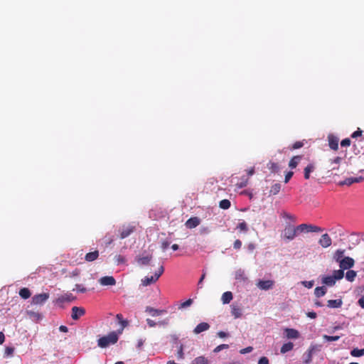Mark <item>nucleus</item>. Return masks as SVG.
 Wrapping results in <instances>:
<instances>
[{
    "mask_svg": "<svg viewBox=\"0 0 364 364\" xmlns=\"http://www.w3.org/2000/svg\"><path fill=\"white\" fill-rule=\"evenodd\" d=\"M252 350H253V348L251 347V346H249V347H247L245 348L241 349L240 353L241 354H246V353L252 352Z\"/></svg>",
    "mask_w": 364,
    "mask_h": 364,
    "instance_id": "52",
    "label": "nucleus"
},
{
    "mask_svg": "<svg viewBox=\"0 0 364 364\" xmlns=\"http://www.w3.org/2000/svg\"><path fill=\"white\" fill-rule=\"evenodd\" d=\"M199 224L200 219L197 217L191 218L186 222V226L190 229L197 227Z\"/></svg>",
    "mask_w": 364,
    "mask_h": 364,
    "instance_id": "16",
    "label": "nucleus"
},
{
    "mask_svg": "<svg viewBox=\"0 0 364 364\" xmlns=\"http://www.w3.org/2000/svg\"><path fill=\"white\" fill-rule=\"evenodd\" d=\"M354 183H355L354 177H350V178H348L345 179L343 181H340L338 183V185L339 186H344V185L350 186Z\"/></svg>",
    "mask_w": 364,
    "mask_h": 364,
    "instance_id": "36",
    "label": "nucleus"
},
{
    "mask_svg": "<svg viewBox=\"0 0 364 364\" xmlns=\"http://www.w3.org/2000/svg\"><path fill=\"white\" fill-rule=\"evenodd\" d=\"M10 288H14V287L10 286V287H9L8 288H6V287L2 288V289H1V293L2 294H5V293H6V294H9V289H10Z\"/></svg>",
    "mask_w": 364,
    "mask_h": 364,
    "instance_id": "61",
    "label": "nucleus"
},
{
    "mask_svg": "<svg viewBox=\"0 0 364 364\" xmlns=\"http://www.w3.org/2000/svg\"><path fill=\"white\" fill-rule=\"evenodd\" d=\"M248 183V178H241V181L240 183H237L236 184V186L239 188H244L245 187Z\"/></svg>",
    "mask_w": 364,
    "mask_h": 364,
    "instance_id": "42",
    "label": "nucleus"
},
{
    "mask_svg": "<svg viewBox=\"0 0 364 364\" xmlns=\"http://www.w3.org/2000/svg\"><path fill=\"white\" fill-rule=\"evenodd\" d=\"M228 348V345L227 344H221L218 346H217L215 349H214V352L215 353H218L220 352V350H223V349H227Z\"/></svg>",
    "mask_w": 364,
    "mask_h": 364,
    "instance_id": "47",
    "label": "nucleus"
},
{
    "mask_svg": "<svg viewBox=\"0 0 364 364\" xmlns=\"http://www.w3.org/2000/svg\"><path fill=\"white\" fill-rule=\"evenodd\" d=\"M74 290H75L77 293H86V288L80 284H76Z\"/></svg>",
    "mask_w": 364,
    "mask_h": 364,
    "instance_id": "45",
    "label": "nucleus"
},
{
    "mask_svg": "<svg viewBox=\"0 0 364 364\" xmlns=\"http://www.w3.org/2000/svg\"><path fill=\"white\" fill-rule=\"evenodd\" d=\"M321 350V346H318V345H311L309 350H308V352L309 353H311V354H314L316 351H319Z\"/></svg>",
    "mask_w": 364,
    "mask_h": 364,
    "instance_id": "40",
    "label": "nucleus"
},
{
    "mask_svg": "<svg viewBox=\"0 0 364 364\" xmlns=\"http://www.w3.org/2000/svg\"><path fill=\"white\" fill-rule=\"evenodd\" d=\"M233 297H222L223 304H229Z\"/></svg>",
    "mask_w": 364,
    "mask_h": 364,
    "instance_id": "59",
    "label": "nucleus"
},
{
    "mask_svg": "<svg viewBox=\"0 0 364 364\" xmlns=\"http://www.w3.org/2000/svg\"><path fill=\"white\" fill-rule=\"evenodd\" d=\"M27 314L33 321H38L42 318V316L40 314L32 311H28Z\"/></svg>",
    "mask_w": 364,
    "mask_h": 364,
    "instance_id": "27",
    "label": "nucleus"
},
{
    "mask_svg": "<svg viewBox=\"0 0 364 364\" xmlns=\"http://www.w3.org/2000/svg\"><path fill=\"white\" fill-rule=\"evenodd\" d=\"M116 318L118 321V323L120 325V328L117 331L118 333H122L124 328H126L129 325V322L127 320L124 319L122 314H118L116 315Z\"/></svg>",
    "mask_w": 364,
    "mask_h": 364,
    "instance_id": "10",
    "label": "nucleus"
},
{
    "mask_svg": "<svg viewBox=\"0 0 364 364\" xmlns=\"http://www.w3.org/2000/svg\"><path fill=\"white\" fill-rule=\"evenodd\" d=\"M358 303L362 308H364V297H360V299L358 301Z\"/></svg>",
    "mask_w": 364,
    "mask_h": 364,
    "instance_id": "64",
    "label": "nucleus"
},
{
    "mask_svg": "<svg viewBox=\"0 0 364 364\" xmlns=\"http://www.w3.org/2000/svg\"><path fill=\"white\" fill-rule=\"evenodd\" d=\"M286 337L291 339H296L299 337V333L297 330L294 328H286L284 330Z\"/></svg>",
    "mask_w": 364,
    "mask_h": 364,
    "instance_id": "14",
    "label": "nucleus"
},
{
    "mask_svg": "<svg viewBox=\"0 0 364 364\" xmlns=\"http://www.w3.org/2000/svg\"><path fill=\"white\" fill-rule=\"evenodd\" d=\"M342 304V300L340 299L328 301V306L330 308H338Z\"/></svg>",
    "mask_w": 364,
    "mask_h": 364,
    "instance_id": "26",
    "label": "nucleus"
},
{
    "mask_svg": "<svg viewBox=\"0 0 364 364\" xmlns=\"http://www.w3.org/2000/svg\"><path fill=\"white\" fill-rule=\"evenodd\" d=\"M338 263L341 268L339 270H342L344 272V270L350 269L354 266L355 261L350 257H344Z\"/></svg>",
    "mask_w": 364,
    "mask_h": 364,
    "instance_id": "7",
    "label": "nucleus"
},
{
    "mask_svg": "<svg viewBox=\"0 0 364 364\" xmlns=\"http://www.w3.org/2000/svg\"><path fill=\"white\" fill-rule=\"evenodd\" d=\"M85 314V310L82 308L74 306L72 308V318L74 320L78 319L81 316Z\"/></svg>",
    "mask_w": 364,
    "mask_h": 364,
    "instance_id": "13",
    "label": "nucleus"
},
{
    "mask_svg": "<svg viewBox=\"0 0 364 364\" xmlns=\"http://www.w3.org/2000/svg\"><path fill=\"white\" fill-rule=\"evenodd\" d=\"M328 141L331 149L333 151H337L338 149L339 139L336 136L333 134H329L328 136Z\"/></svg>",
    "mask_w": 364,
    "mask_h": 364,
    "instance_id": "9",
    "label": "nucleus"
},
{
    "mask_svg": "<svg viewBox=\"0 0 364 364\" xmlns=\"http://www.w3.org/2000/svg\"><path fill=\"white\" fill-rule=\"evenodd\" d=\"M242 247V242L240 240H236L235 242H234V244H233V247L235 249V250H239Z\"/></svg>",
    "mask_w": 364,
    "mask_h": 364,
    "instance_id": "53",
    "label": "nucleus"
},
{
    "mask_svg": "<svg viewBox=\"0 0 364 364\" xmlns=\"http://www.w3.org/2000/svg\"><path fill=\"white\" fill-rule=\"evenodd\" d=\"M14 352V348L12 347H6L4 351V355L6 357L12 356Z\"/></svg>",
    "mask_w": 364,
    "mask_h": 364,
    "instance_id": "41",
    "label": "nucleus"
},
{
    "mask_svg": "<svg viewBox=\"0 0 364 364\" xmlns=\"http://www.w3.org/2000/svg\"><path fill=\"white\" fill-rule=\"evenodd\" d=\"M341 160H342L341 157L336 156L333 159L331 160V164L334 163V164H339L341 163Z\"/></svg>",
    "mask_w": 364,
    "mask_h": 364,
    "instance_id": "58",
    "label": "nucleus"
},
{
    "mask_svg": "<svg viewBox=\"0 0 364 364\" xmlns=\"http://www.w3.org/2000/svg\"><path fill=\"white\" fill-rule=\"evenodd\" d=\"M235 279L239 281L245 280L246 279L244 271L239 269L235 272Z\"/></svg>",
    "mask_w": 364,
    "mask_h": 364,
    "instance_id": "35",
    "label": "nucleus"
},
{
    "mask_svg": "<svg viewBox=\"0 0 364 364\" xmlns=\"http://www.w3.org/2000/svg\"><path fill=\"white\" fill-rule=\"evenodd\" d=\"M146 323L149 325V327H154L157 324L155 321L150 318L146 319Z\"/></svg>",
    "mask_w": 364,
    "mask_h": 364,
    "instance_id": "56",
    "label": "nucleus"
},
{
    "mask_svg": "<svg viewBox=\"0 0 364 364\" xmlns=\"http://www.w3.org/2000/svg\"><path fill=\"white\" fill-rule=\"evenodd\" d=\"M178 358H183V346L181 345L178 351Z\"/></svg>",
    "mask_w": 364,
    "mask_h": 364,
    "instance_id": "57",
    "label": "nucleus"
},
{
    "mask_svg": "<svg viewBox=\"0 0 364 364\" xmlns=\"http://www.w3.org/2000/svg\"><path fill=\"white\" fill-rule=\"evenodd\" d=\"M99 257L98 250H95L93 252H88L85 255V259L87 262H93L97 259Z\"/></svg>",
    "mask_w": 364,
    "mask_h": 364,
    "instance_id": "20",
    "label": "nucleus"
},
{
    "mask_svg": "<svg viewBox=\"0 0 364 364\" xmlns=\"http://www.w3.org/2000/svg\"><path fill=\"white\" fill-rule=\"evenodd\" d=\"M362 135V131L360 130L359 129L356 131H355L352 134H351V137L352 138H356L358 136H360Z\"/></svg>",
    "mask_w": 364,
    "mask_h": 364,
    "instance_id": "55",
    "label": "nucleus"
},
{
    "mask_svg": "<svg viewBox=\"0 0 364 364\" xmlns=\"http://www.w3.org/2000/svg\"><path fill=\"white\" fill-rule=\"evenodd\" d=\"M99 282L102 286H113L116 284V280L112 276H105L101 277Z\"/></svg>",
    "mask_w": 364,
    "mask_h": 364,
    "instance_id": "12",
    "label": "nucleus"
},
{
    "mask_svg": "<svg viewBox=\"0 0 364 364\" xmlns=\"http://www.w3.org/2000/svg\"><path fill=\"white\" fill-rule=\"evenodd\" d=\"M294 175L293 171H289L285 174L284 183H287Z\"/></svg>",
    "mask_w": 364,
    "mask_h": 364,
    "instance_id": "48",
    "label": "nucleus"
},
{
    "mask_svg": "<svg viewBox=\"0 0 364 364\" xmlns=\"http://www.w3.org/2000/svg\"><path fill=\"white\" fill-rule=\"evenodd\" d=\"M326 293V287L324 286L316 287L314 289L315 296H323Z\"/></svg>",
    "mask_w": 364,
    "mask_h": 364,
    "instance_id": "32",
    "label": "nucleus"
},
{
    "mask_svg": "<svg viewBox=\"0 0 364 364\" xmlns=\"http://www.w3.org/2000/svg\"><path fill=\"white\" fill-rule=\"evenodd\" d=\"M301 160V156H293L289 163V166L293 169L295 168L298 164H299L300 161Z\"/></svg>",
    "mask_w": 364,
    "mask_h": 364,
    "instance_id": "21",
    "label": "nucleus"
},
{
    "mask_svg": "<svg viewBox=\"0 0 364 364\" xmlns=\"http://www.w3.org/2000/svg\"><path fill=\"white\" fill-rule=\"evenodd\" d=\"M357 273L354 270L348 269V271L346 274V278L349 282L354 281L356 277Z\"/></svg>",
    "mask_w": 364,
    "mask_h": 364,
    "instance_id": "30",
    "label": "nucleus"
},
{
    "mask_svg": "<svg viewBox=\"0 0 364 364\" xmlns=\"http://www.w3.org/2000/svg\"><path fill=\"white\" fill-rule=\"evenodd\" d=\"M231 205L230 201L228 199H223L220 201L219 207L222 209L227 210Z\"/></svg>",
    "mask_w": 364,
    "mask_h": 364,
    "instance_id": "33",
    "label": "nucleus"
},
{
    "mask_svg": "<svg viewBox=\"0 0 364 364\" xmlns=\"http://www.w3.org/2000/svg\"><path fill=\"white\" fill-rule=\"evenodd\" d=\"M281 187V184L279 183L273 184L270 188L269 193L271 195H277L280 191Z\"/></svg>",
    "mask_w": 364,
    "mask_h": 364,
    "instance_id": "28",
    "label": "nucleus"
},
{
    "mask_svg": "<svg viewBox=\"0 0 364 364\" xmlns=\"http://www.w3.org/2000/svg\"><path fill=\"white\" fill-rule=\"evenodd\" d=\"M119 335H121V333H118L117 331H112L107 336L100 338L97 340V345L102 348H105L110 345H114L118 341Z\"/></svg>",
    "mask_w": 364,
    "mask_h": 364,
    "instance_id": "1",
    "label": "nucleus"
},
{
    "mask_svg": "<svg viewBox=\"0 0 364 364\" xmlns=\"http://www.w3.org/2000/svg\"><path fill=\"white\" fill-rule=\"evenodd\" d=\"M237 228L244 232H246L248 231L247 224L245 221L240 223L238 224V225L237 226Z\"/></svg>",
    "mask_w": 364,
    "mask_h": 364,
    "instance_id": "37",
    "label": "nucleus"
},
{
    "mask_svg": "<svg viewBox=\"0 0 364 364\" xmlns=\"http://www.w3.org/2000/svg\"><path fill=\"white\" fill-rule=\"evenodd\" d=\"M258 364H269V360L267 357H262L259 358Z\"/></svg>",
    "mask_w": 364,
    "mask_h": 364,
    "instance_id": "54",
    "label": "nucleus"
},
{
    "mask_svg": "<svg viewBox=\"0 0 364 364\" xmlns=\"http://www.w3.org/2000/svg\"><path fill=\"white\" fill-rule=\"evenodd\" d=\"M297 232V226L295 228L292 225H288L284 230L283 237L288 240H292L296 236Z\"/></svg>",
    "mask_w": 364,
    "mask_h": 364,
    "instance_id": "6",
    "label": "nucleus"
},
{
    "mask_svg": "<svg viewBox=\"0 0 364 364\" xmlns=\"http://www.w3.org/2000/svg\"><path fill=\"white\" fill-rule=\"evenodd\" d=\"M350 355L353 357H360L364 355V348H354L351 350Z\"/></svg>",
    "mask_w": 364,
    "mask_h": 364,
    "instance_id": "34",
    "label": "nucleus"
},
{
    "mask_svg": "<svg viewBox=\"0 0 364 364\" xmlns=\"http://www.w3.org/2000/svg\"><path fill=\"white\" fill-rule=\"evenodd\" d=\"M318 243L323 248H326L331 245L332 240L330 236L327 233H325L321 235Z\"/></svg>",
    "mask_w": 364,
    "mask_h": 364,
    "instance_id": "11",
    "label": "nucleus"
},
{
    "mask_svg": "<svg viewBox=\"0 0 364 364\" xmlns=\"http://www.w3.org/2000/svg\"><path fill=\"white\" fill-rule=\"evenodd\" d=\"M191 364H209V360L204 356H198Z\"/></svg>",
    "mask_w": 364,
    "mask_h": 364,
    "instance_id": "24",
    "label": "nucleus"
},
{
    "mask_svg": "<svg viewBox=\"0 0 364 364\" xmlns=\"http://www.w3.org/2000/svg\"><path fill=\"white\" fill-rule=\"evenodd\" d=\"M31 291L28 288H22L19 291V296H31Z\"/></svg>",
    "mask_w": 364,
    "mask_h": 364,
    "instance_id": "43",
    "label": "nucleus"
},
{
    "mask_svg": "<svg viewBox=\"0 0 364 364\" xmlns=\"http://www.w3.org/2000/svg\"><path fill=\"white\" fill-rule=\"evenodd\" d=\"M345 250H337L334 255H333V259L336 262H340L341 260L343 259Z\"/></svg>",
    "mask_w": 364,
    "mask_h": 364,
    "instance_id": "23",
    "label": "nucleus"
},
{
    "mask_svg": "<svg viewBox=\"0 0 364 364\" xmlns=\"http://www.w3.org/2000/svg\"><path fill=\"white\" fill-rule=\"evenodd\" d=\"M164 271V267H163V265H161L158 268L157 271L154 273V275L150 276V277L147 276L144 279H142V284L144 286H147L152 283H154L155 282H156L159 279L160 276L163 274Z\"/></svg>",
    "mask_w": 364,
    "mask_h": 364,
    "instance_id": "3",
    "label": "nucleus"
},
{
    "mask_svg": "<svg viewBox=\"0 0 364 364\" xmlns=\"http://www.w3.org/2000/svg\"><path fill=\"white\" fill-rule=\"evenodd\" d=\"M294 348V344L291 342L284 343L280 350L281 353L284 354L289 351H291Z\"/></svg>",
    "mask_w": 364,
    "mask_h": 364,
    "instance_id": "25",
    "label": "nucleus"
},
{
    "mask_svg": "<svg viewBox=\"0 0 364 364\" xmlns=\"http://www.w3.org/2000/svg\"><path fill=\"white\" fill-rule=\"evenodd\" d=\"M357 291H358V294H363V296H364V285L363 286H361V287H359L357 289Z\"/></svg>",
    "mask_w": 364,
    "mask_h": 364,
    "instance_id": "63",
    "label": "nucleus"
},
{
    "mask_svg": "<svg viewBox=\"0 0 364 364\" xmlns=\"http://www.w3.org/2000/svg\"><path fill=\"white\" fill-rule=\"evenodd\" d=\"M344 272L342 270H334L332 275L325 276L322 278V283L327 286H333L336 280L342 279Z\"/></svg>",
    "mask_w": 364,
    "mask_h": 364,
    "instance_id": "2",
    "label": "nucleus"
},
{
    "mask_svg": "<svg viewBox=\"0 0 364 364\" xmlns=\"http://www.w3.org/2000/svg\"><path fill=\"white\" fill-rule=\"evenodd\" d=\"M301 284L308 289H311L314 287V281H304V282H301Z\"/></svg>",
    "mask_w": 364,
    "mask_h": 364,
    "instance_id": "46",
    "label": "nucleus"
},
{
    "mask_svg": "<svg viewBox=\"0 0 364 364\" xmlns=\"http://www.w3.org/2000/svg\"><path fill=\"white\" fill-rule=\"evenodd\" d=\"M268 168L272 173H277L279 171V166L277 163L270 161L268 164Z\"/></svg>",
    "mask_w": 364,
    "mask_h": 364,
    "instance_id": "31",
    "label": "nucleus"
},
{
    "mask_svg": "<svg viewBox=\"0 0 364 364\" xmlns=\"http://www.w3.org/2000/svg\"><path fill=\"white\" fill-rule=\"evenodd\" d=\"M323 339L326 340V341H329V342H331V341H336L338 340H339L340 338V336H327V335H324L323 336Z\"/></svg>",
    "mask_w": 364,
    "mask_h": 364,
    "instance_id": "39",
    "label": "nucleus"
},
{
    "mask_svg": "<svg viewBox=\"0 0 364 364\" xmlns=\"http://www.w3.org/2000/svg\"><path fill=\"white\" fill-rule=\"evenodd\" d=\"M210 328V326L208 323L202 322L197 325V326L194 328L193 332L196 334L200 333L203 331H207Z\"/></svg>",
    "mask_w": 364,
    "mask_h": 364,
    "instance_id": "17",
    "label": "nucleus"
},
{
    "mask_svg": "<svg viewBox=\"0 0 364 364\" xmlns=\"http://www.w3.org/2000/svg\"><path fill=\"white\" fill-rule=\"evenodd\" d=\"M315 165L312 163L309 164L304 170V178L309 179L310 173H312L315 170Z\"/></svg>",
    "mask_w": 364,
    "mask_h": 364,
    "instance_id": "19",
    "label": "nucleus"
},
{
    "mask_svg": "<svg viewBox=\"0 0 364 364\" xmlns=\"http://www.w3.org/2000/svg\"><path fill=\"white\" fill-rule=\"evenodd\" d=\"M152 259L151 255L146 256V257H136V261L139 265H147L149 264L150 261Z\"/></svg>",
    "mask_w": 364,
    "mask_h": 364,
    "instance_id": "18",
    "label": "nucleus"
},
{
    "mask_svg": "<svg viewBox=\"0 0 364 364\" xmlns=\"http://www.w3.org/2000/svg\"><path fill=\"white\" fill-rule=\"evenodd\" d=\"M144 340L142 339V338H139L138 341H137V345H136V347L138 348H141L142 347V346L144 345Z\"/></svg>",
    "mask_w": 364,
    "mask_h": 364,
    "instance_id": "60",
    "label": "nucleus"
},
{
    "mask_svg": "<svg viewBox=\"0 0 364 364\" xmlns=\"http://www.w3.org/2000/svg\"><path fill=\"white\" fill-rule=\"evenodd\" d=\"M145 311L146 312L149 313L151 316H159L166 312L165 310L156 309L150 306H147Z\"/></svg>",
    "mask_w": 364,
    "mask_h": 364,
    "instance_id": "15",
    "label": "nucleus"
},
{
    "mask_svg": "<svg viewBox=\"0 0 364 364\" xmlns=\"http://www.w3.org/2000/svg\"><path fill=\"white\" fill-rule=\"evenodd\" d=\"M48 297H33L31 304L36 305H43Z\"/></svg>",
    "mask_w": 364,
    "mask_h": 364,
    "instance_id": "29",
    "label": "nucleus"
},
{
    "mask_svg": "<svg viewBox=\"0 0 364 364\" xmlns=\"http://www.w3.org/2000/svg\"><path fill=\"white\" fill-rule=\"evenodd\" d=\"M168 319H167V318H166V319H164V320H163V321H159V322L158 323V324H159V325H160V326H165L168 325Z\"/></svg>",
    "mask_w": 364,
    "mask_h": 364,
    "instance_id": "62",
    "label": "nucleus"
},
{
    "mask_svg": "<svg viewBox=\"0 0 364 364\" xmlns=\"http://www.w3.org/2000/svg\"><path fill=\"white\" fill-rule=\"evenodd\" d=\"M303 146H304V142L303 141H296L293 144L292 149H298L301 148Z\"/></svg>",
    "mask_w": 364,
    "mask_h": 364,
    "instance_id": "51",
    "label": "nucleus"
},
{
    "mask_svg": "<svg viewBox=\"0 0 364 364\" xmlns=\"http://www.w3.org/2000/svg\"><path fill=\"white\" fill-rule=\"evenodd\" d=\"M274 284V282L271 279H268V280L259 279L256 283V286L259 289H262V290L270 289L273 287Z\"/></svg>",
    "mask_w": 364,
    "mask_h": 364,
    "instance_id": "8",
    "label": "nucleus"
},
{
    "mask_svg": "<svg viewBox=\"0 0 364 364\" xmlns=\"http://www.w3.org/2000/svg\"><path fill=\"white\" fill-rule=\"evenodd\" d=\"M297 230L299 232H320L323 229L314 225L303 223L297 226Z\"/></svg>",
    "mask_w": 364,
    "mask_h": 364,
    "instance_id": "4",
    "label": "nucleus"
},
{
    "mask_svg": "<svg viewBox=\"0 0 364 364\" xmlns=\"http://www.w3.org/2000/svg\"><path fill=\"white\" fill-rule=\"evenodd\" d=\"M170 245V242L167 240H164L161 242V247L163 251H165L168 246Z\"/></svg>",
    "mask_w": 364,
    "mask_h": 364,
    "instance_id": "50",
    "label": "nucleus"
},
{
    "mask_svg": "<svg viewBox=\"0 0 364 364\" xmlns=\"http://www.w3.org/2000/svg\"><path fill=\"white\" fill-rule=\"evenodd\" d=\"M136 230V227L132 224L123 225L119 229V237L120 239H124L129 237Z\"/></svg>",
    "mask_w": 364,
    "mask_h": 364,
    "instance_id": "5",
    "label": "nucleus"
},
{
    "mask_svg": "<svg viewBox=\"0 0 364 364\" xmlns=\"http://www.w3.org/2000/svg\"><path fill=\"white\" fill-rule=\"evenodd\" d=\"M312 354L311 353H309L308 350L304 354V363H309L311 362L312 360Z\"/></svg>",
    "mask_w": 364,
    "mask_h": 364,
    "instance_id": "38",
    "label": "nucleus"
},
{
    "mask_svg": "<svg viewBox=\"0 0 364 364\" xmlns=\"http://www.w3.org/2000/svg\"><path fill=\"white\" fill-rule=\"evenodd\" d=\"M232 311L231 313L235 318H240L242 316L241 308L235 304L231 305Z\"/></svg>",
    "mask_w": 364,
    "mask_h": 364,
    "instance_id": "22",
    "label": "nucleus"
},
{
    "mask_svg": "<svg viewBox=\"0 0 364 364\" xmlns=\"http://www.w3.org/2000/svg\"><path fill=\"white\" fill-rule=\"evenodd\" d=\"M350 140L348 138L344 139L341 141V146H349L350 145Z\"/></svg>",
    "mask_w": 364,
    "mask_h": 364,
    "instance_id": "49",
    "label": "nucleus"
},
{
    "mask_svg": "<svg viewBox=\"0 0 364 364\" xmlns=\"http://www.w3.org/2000/svg\"><path fill=\"white\" fill-rule=\"evenodd\" d=\"M192 304H193V299H188L187 301H184V302L181 303V304H180L179 308H180V309L186 308V307H188V306H190Z\"/></svg>",
    "mask_w": 364,
    "mask_h": 364,
    "instance_id": "44",
    "label": "nucleus"
}]
</instances>
